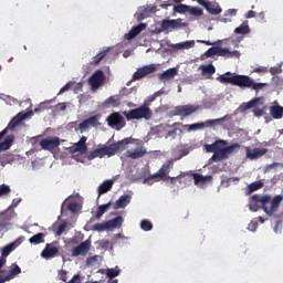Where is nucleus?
<instances>
[{
	"instance_id": "nucleus-45",
	"label": "nucleus",
	"mask_w": 283,
	"mask_h": 283,
	"mask_svg": "<svg viewBox=\"0 0 283 283\" xmlns=\"http://www.w3.org/2000/svg\"><path fill=\"white\" fill-rule=\"evenodd\" d=\"M107 230H109V226L107 224V221L103 223H95L93 226V231H98L99 233H103V231H107Z\"/></svg>"
},
{
	"instance_id": "nucleus-15",
	"label": "nucleus",
	"mask_w": 283,
	"mask_h": 283,
	"mask_svg": "<svg viewBox=\"0 0 283 283\" xmlns=\"http://www.w3.org/2000/svg\"><path fill=\"white\" fill-rule=\"evenodd\" d=\"M41 255L44 258V260L56 258L59 255V247H56V242L46 243L45 248L41 252Z\"/></svg>"
},
{
	"instance_id": "nucleus-17",
	"label": "nucleus",
	"mask_w": 283,
	"mask_h": 283,
	"mask_svg": "<svg viewBox=\"0 0 283 283\" xmlns=\"http://www.w3.org/2000/svg\"><path fill=\"white\" fill-rule=\"evenodd\" d=\"M269 150L266 148H247V158L250 160H255L258 158H262L264 154H266Z\"/></svg>"
},
{
	"instance_id": "nucleus-47",
	"label": "nucleus",
	"mask_w": 283,
	"mask_h": 283,
	"mask_svg": "<svg viewBox=\"0 0 283 283\" xmlns=\"http://www.w3.org/2000/svg\"><path fill=\"white\" fill-rule=\"evenodd\" d=\"M12 192V189H10V186L2 184L0 185V198H3V196H10Z\"/></svg>"
},
{
	"instance_id": "nucleus-2",
	"label": "nucleus",
	"mask_w": 283,
	"mask_h": 283,
	"mask_svg": "<svg viewBox=\"0 0 283 283\" xmlns=\"http://www.w3.org/2000/svg\"><path fill=\"white\" fill-rule=\"evenodd\" d=\"M129 143H132V138L127 137L115 144H111L109 146L97 148L90 153L88 160H94V158H105V156H108V157L116 156V154L125 149V147H127Z\"/></svg>"
},
{
	"instance_id": "nucleus-21",
	"label": "nucleus",
	"mask_w": 283,
	"mask_h": 283,
	"mask_svg": "<svg viewBox=\"0 0 283 283\" xmlns=\"http://www.w3.org/2000/svg\"><path fill=\"white\" fill-rule=\"evenodd\" d=\"M132 202V196L123 195L118 198V200L113 205V209L116 211L118 209H125L127 205Z\"/></svg>"
},
{
	"instance_id": "nucleus-24",
	"label": "nucleus",
	"mask_w": 283,
	"mask_h": 283,
	"mask_svg": "<svg viewBox=\"0 0 283 283\" xmlns=\"http://www.w3.org/2000/svg\"><path fill=\"white\" fill-rule=\"evenodd\" d=\"M178 75V69L172 67L164 71L161 74H159V81H171L175 76Z\"/></svg>"
},
{
	"instance_id": "nucleus-23",
	"label": "nucleus",
	"mask_w": 283,
	"mask_h": 283,
	"mask_svg": "<svg viewBox=\"0 0 283 283\" xmlns=\"http://www.w3.org/2000/svg\"><path fill=\"white\" fill-rule=\"evenodd\" d=\"M222 145H227L224 140H216L213 144H206L205 149L208 154H214L222 147Z\"/></svg>"
},
{
	"instance_id": "nucleus-53",
	"label": "nucleus",
	"mask_w": 283,
	"mask_h": 283,
	"mask_svg": "<svg viewBox=\"0 0 283 283\" xmlns=\"http://www.w3.org/2000/svg\"><path fill=\"white\" fill-rule=\"evenodd\" d=\"M190 14H193V17H202V9L198 7H192L189 9Z\"/></svg>"
},
{
	"instance_id": "nucleus-64",
	"label": "nucleus",
	"mask_w": 283,
	"mask_h": 283,
	"mask_svg": "<svg viewBox=\"0 0 283 283\" xmlns=\"http://www.w3.org/2000/svg\"><path fill=\"white\" fill-rule=\"evenodd\" d=\"M235 14H237L235 9H230V10H228V11L226 12V17H227V15H228V17H235Z\"/></svg>"
},
{
	"instance_id": "nucleus-58",
	"label": "nucleus",
	"mask_w": 283,
	"mask_h": 283,
	"mask_svg": "<svg viewBox=\"0 0 283 283\" xmlns=\"http://www.w3.org/2000/svg\"><path fill=\"white\" fill-rule=\"evenodd\" d=\"M65 231V223H61L56 229V235H63V232Z\"/></svg>"
},
{
	"instance_id": "nucleus-63",
	"label": "nucleus",
	"mask_w": 283,
	"mask_h": 283,
	"mask_svg": "<svg viewBox=\"0 0 283 283\" xmlns=\"http://www.w3.org/2000/svg\"><path fill=\"white\" fill-rule=\"evenodd\" d=\"M189 10L188 6L181 4L177 7V12H187Z\"/></svg>"
},
{
	"instance_id": "nucleus-54",
	"label": "nucleus",
	"mask_w": 283,
	"mask_h": 283,
	"mask_svg": "<svg viewBox=\"0 0 283 283\" xmlns=\"http://www.w3.org/2000/svg\"><path fill=\"white\" fill-rule=\"evenodd\" d=\"M98 262V255L90 256L86 259V266H94Z\"/></svg>"
},
{
	"instance_id": "nucleus-14",
	"label": "nucleus",
	"mask_w": 283,
	"mask_h": 283,
	"mask_svg": "<svg viewBox=\"0 0 283 283\" xmlns=\"http://www.w3.org/2000/svg\"><path fill=\"white\" fill-rule=\"evenodd\" d=\"M92 248V241L88 239L83 241L81 244L74 247L71 251L73 258H78V255H85L90 253V249Z\"/></svg>"
},
{
	"instance_id": "nucleus-25",
	"label": "nucleus",
	"mask_w": 283,
	"mask_h": 283,
	"mask_svg": "<svg viewBox=\"0 0 283 283\" xmlns=\"http://www.w3.org/2000/svg\"><path fill=\"white\" fill-rule=\"evenodd\" d=\"M147 154V149L145 148H137L135 150H127L126 156L127 158H132V160H138V158H143Z\"/></svg>"
},
{
	"instance_id": "nucleus-5",
	"label": "nucleus",
	"mask_w": 283,
	"mask_h": 283,
	"mask_svg": "<svg viewBox=\"0 0 283 283\" xmlns=\"http://www.w3.org/2000/svg\"><path fill=\"white\" fill-rule=\"evenodd\" d=\"M235 149H240V144H232L230 146L219 148L213 153L211 160H213V163H222V160H227L229 155L233 154Z\"/></svg>"
},
{
	"instance_id": "nucleus-8",
	"label": "nucleus",
	"mask_w": 283,
	"mask_h": 283,
	"mask_svg": "<svg viewBox=\"0 0 283 283\" xmlns=\"http://www.w3.org/2000/svg\"><path fill=\"white\" fill-rule=\"evenodd\" d=\"M108 126L109 127H115L116 129H123V127H125L126 122H125V117H123V115H120V113H112L107 118H106Z\"/></svg>"
},
{
	"instance_id": "nucleus-50",
	"label": "nucleus",
	"mask_w": 283,
	"mask_h": 283,
	"mask_svg": "<svg viewBox=\"0 0 283 283\" xmlns=\"http://www.w3.org/2000/svg\"><path fill=\"white\" fill-rule=\"evenodd\" d=\"M90 128L87 122L84 119L82 123L78 124V128H75V132L80 130V134H84V132H87Z\"/></svg>"
},
{
	"instance_id": "nucleus-16",
	"label": "nucleus",
	"mask_w": 283,
	"mask_h": 283,
	"mask_svg": "<svg viewBox=\"0 0 283 283\" xmlns=\"http://www.w3.org/2000/svg\"><path fill=\"white\" fill-rule=\"evenodd\" d=\"M146 28L147 24L139 23L138 25L133 27L130 31L124 35V39H126V41H132V39H136L138 34L143 32V30H146Z\"/></svg>"
},
{
	"instance_id": "nucleus-48",
	"label": "nucleus",
	"mask_w": 283,
	"mask_h": 283,
	"mask_svg": "<svg viewBox=\"0 0 283 283\" xmlns=\"http://www.w3.org/2000/svg\"><path fill=\"white\" fill-rule=\"evenodd\" d=\"M140 229H143V231H151V229H154V224H151V221L149 220H142Z\"/></svg>"
},
{
	"instance_id": "nucleus-32",
	"label": "nucleus",
	"mask_w": 283,
	"mask_h": 283,
	"mask_svg": "<svg viewBox=\"0 0 283 283\" xmlns=\"http://www.w3.org/2000/svg\"><path fill=\"white\" fill-rule=\"evenodd\" d=\"M106 222L108 224V229H120V227H123V217L118 216Z\"/></svg>"
},
{
	"instance_id": "nucleus-60",
	"label": "nucleus",
	"mask_w": 283,
	"mask_h": 283,
	"mask_svg": "<svg viewBox=\"0 0 283 283\" xmlns=\"http://www.w3.org/2000/svg\"><path fill=\"white\" fill-rule=\"evenodd\" d=\"M264 109H266V107H264V108H255L254 109V115L255 116H264Z\"/></svg>"
},
{
	"instance_id": "nucleus-57",
	"label": "nucleus",
	"mask_w": 283,
	"mask_h": 283,
	"mask_svg": "<svg viewBox=\"0 0 283 283\" xmlns=\"http://www.w3.org/2000/svg\"><path fill=\"white\" fill-rule=\"evenodd\" d=\"M67 209H69V211H72L74 213L78 209V203L71 202V203H69Z\"/></svg>"
},
{
	"instance_id": "nucleus-34",
	"label": "nucleus",
	"mask_w": 283,
	"mask_h": 283,
	"mask_svg": "<svg viewBox=\"0 0 283 283\" xmlns=\"http://www.w3.org/2000/svg\"><path fill=\"white\" fill-rule=\"evenodd\" d=\"M104 105H106V107H118V105H120V97H118V95H114V96H109L108 98L105 99Z\"/></svg>"
},
{
	"instance_id": "nucleus-31",
	"label": "nucleus",
	"mask_w": 283,
	"mask_h": 283,
	"mask_svg": "<svg viewBox=\"0 0 283 283\" xmlns=\"http://www.w3.org/2000/svg\"><path fill=\"white\" fill-rule=\"evenodd\" d=\"M112 187H114L113 180H105L102 185L98 187V193L99 196H103V193H107V191H112Z\"/></svg>"
},
{
	"instance_id": "nucleus-10",
	"label": "nucleus",
	"mask_w": 283,
	"mask_h": 283,
	"mask_svg": "<svg viewBox=\"0 0 283 283\" xmlns=\"http://www.w3.org/2000/svg\"><path fill=\"white\" fill-rule=\"evenodd\" d=\"M105 83V73L101 70L94 72L93 76L88 78V84L92 90H98Z\"/></svg>"
},
{
	"instance_id": "nucleus-29",
	"label": "nucleus",
	"mask_w": 283,
	"mask_h": 283,
	"mask_svg": "<svg viewBox=\"0 0 283 283\" xmlns=\"http://www.w3.org/2000/svg\"><path fill=\"white\" fill-rule=\"evenodd\" d=\"M196 45V41H185L177 44H171L170 48H174L175 50H190V48H193Z\"/></svg>"
},
{
	"instance_id": "nucleus-1",
	"label": "nucleus",
	"mask_w": 283,
	"mask_h": 283,
	"mask_svg": "<svg viewBox=\"0 0 283 283\" xmlns=\"http://www.w3.org/2000/svg\"><path fill=\"white\" fill-rule=\"evenodd\" d=\"M218 81L223 85H234L235 87H241V90H245L248 87L254 90V92H260V90H264L268 85L266 83H255V81L248 75L231 76V72L220 75Z\"/></svg>"
},
{
	"instance_id": "nucleus-12",
	"label": "nucleus",
	"mask_w": 283,
	"mask_h": 283,
	"mask_svg": "<svg viewBox=\"0 0 283 283\" xmlns=\"http://www.w3.org/2000/svg\"><path fill=\"white\" fill-rule=\"evenodd\" d=\"M157 67L156 64L146 65L137 69V71L133 75V81H140V78H145L148 74H154Z\"/></svg>"
},
{
	"instance_id": "nucleus-59",
	"label": "nucleus",
	"mask_w": 283,
	"mask_h": 283,
	"mask_svg": "<svg viewBox=\"0 0 283 283\" xmlns=\"http://www.w3.org/2000/svg\"><path fill=\"white\" fill-rule=\"evenodd\" d=\"M255 229H258V223L255 221H251L249 224H248V230L249 231H255Z\"/></svg>"
},
{
	"instance_id": "nucleus-6",
	"label": "nucleus",
	"mask_w": 283,
	"mask_h": 283,
	"mask_svg": "<svg viewBox=\"0 0 283 283\" xmlns=\"http://www.w3.org/2000/svg\"><path fill=\"white\" fill-rule=\"evenodd\" d=\"M198 109H200V105H179L175 107L174 116H182L184 118H186L187 116H191V114H196Z\"/></svg>"
},
{
	"instance_id": "nucleus-28",
	"label": "nucleus",
	"mask_w": 283,
	"mask_h": 283,
	"mask_svg": "<svg viewBox=\"0 0 283 283\" xmlns=\"http://www.w3.org/2000/svg\"><path fill=\"white\" fill-rule=\"evenodd\" d=\"M14 143V135H8L2 143H0V151H7V149H10L12 147V144Z\"/></svg>"
},
{
	"instance_id": "nucleus-40",
	"label": "nucleus",
	"mask_w": 283,
	"mask_h": 283,
	"mask_svg": "<svg viewBox=\"0 0 283 283\" xmlns=\"http://www.w3.org/2000/svg\"><path fill=\"white\" fill-rule=\"evenodd\" d=\"M256 197V199H254ZM259 198H262L260 195L252 196V202L250 203V211H260L262 209V203L259 200Z\"/></svg>"
},
{
	"instance_id": "nucleus-52",
	"label": "nucleus",
	"mask_w": 283,
	"mask_h": 283,
	"mask_svg": "<svg viewBox=\"0 0 283 283\" xmlns=\"http://www.w3.org/2000/svg\"><path fill=\"white\" fill-rule=\"evenodd\" d=\"M254 74H269V67L266 66H256L252 70Z\"/></svg>"
},
{
	"instance_id": "nucleus-26",
	"label": "nucleus",
	"mask_w": 283,
	"mask_h": 283,
	"mask_svg": "<svg viewBox=\"0 0 283 283\" xmlns=\"http://www.w3.org/2000/svg\"><path fill=\"white\" fill-rule=\"evenodd\" d=\"M112 48H106L102 51H99L94 57L93 61L91 62V65H99L101 61H103V59H105V56H107V54H109Z\"/></svg>"
},
{
	"instance_id": "nucleus-3",
	"label": "nucleus",
	"mask_w": 283,
	"mask_h": 283,
	"mask_svg": "<svg viewBox=\"0 0 283 283\" xmlns=\"http://www.w3.org/2000/svg\"><path fill=\"white\" fill-rule=\"evenodd\" d=\"M258 198H259V200H256V201L261 203L263 211L268 216H273L275 213V211H277V209H280V205L283 200L282 195H277L273 199L269 195H265L262 197H254V199H258Z\"/></svg>"
},
{
	"instance_id": "nucleus-49",
	"label": "nucleus",
	"mask_w": 283,
	"mask_h": 283,
	"mask_svg": "<svg viewBox=\"0 0 283 283\" xmlns=\"http://www.w3.org/2000/svg\"><path fill=\"white\" fill-rule=\"evenodd\" d=\"M106 275L109 280H114V277H118V275H120V270L107 269Z\"/></svg>"
},
{
	"instance_id": "nucleus-19",
	"label": "nucleus",
	"mask_w": 283,
	"mask_h": 283,
	"mask_svg": "<svg viewBox=\"0 0 283 283\" xmlns=\"http://www.w3.org/2000/svg\"><path fill=\"white\" fill-rule=\"evenodd\" d=\"M0 251H1L0 266L3 269V265L8 260V255H10L12 251H14V243L4 245L3 248L0 249Z\"/></svg>"
},
{
	"instance_id": "nucleus-37",
	"label": "nucleus",
	"mask_w": 283,
	"mask_h": 283,
	"mask_svg": "<svg viewBox=\"0 0 283 283\" xmlns=\"http://www.w3.org/2000/svg\"><path fill=\"white\" fill-rule=\"evenodd\" d=\"M30 244H43L45 242V234L39 232L29 239Z\"/></svg>"
},
{
	"instance_id": "nucleus-46",
	"label": "nucleus",
	"mask_w": 283,
	"mask_h": 283,
	"mask_svg": "<svg viewBox=\"0 0 283 283\" xmlns=\"http://www.w3.org/2000/svg\"><path fill=\"white\" fill-rule=\"evenodd\" d=\"M240 178L238 177H230V178H224L221 180V187H231V182H239Z\"/></svg>"
},
{
	"instance_id": "nucleus-18",
	"label": "nucleus",
	"mask_w": 283,
	"mask_h": 283,
	"mask_svg": "<svg viewBox=\"0 0 283 283\" xmlns=\"http://www.w3.org/2000/svg\"><path fill=\"white\" fill-rule=\"evenodd\" d=\"M23 120H25V115L19 113L17 116H14L8 124V126L4 128L9 132H14V129L21 125V123H23Z\"/></svg>"
},
{
	"instance_id": "nucleus-35",
	"label": "nucleus",
	"mask_w": 283,
	"mask_h": 283,
	"mask_svg": "<svg viewBox=\"0 0 283 283\" xmlns=\"http://www.w3.org/2000/svg\"><path fill=\"white\" fill-rule=\"evenodd\" d=\"M109 207H112V202L99 206L95 213V220H101V218H103V214L107 213Z\"/></svg>"
},
{
	"instance_id": "nucleus-13",
	"label": "nucleus",
	"mask_w": 283,
	"mask_h": 283,
	"mask_svg": "<svg viewBox=\"0 0 283 283\" xmlns=\"http://www.w3.org/2000/svg\"><path fill=\"white\" fill-rule=\"evenodd\" d=\"M224 118H218V119H208L205 123H196L189 125L188 130L189 132H197V129H205V127H216V125H220Z\"/></svg>"
},
{
	"instance_id": "nucleus-56",
	"label": "nucleus",
	"mask_w": 283,
	"mask_h": 283,
	"mask_svg": "<svg viewBox=\"0 0 283 283\" xmlns=\"http://www.w3.org/2000/svg\"><path fill=\"white\" fill-rule=\"evenodd\" d=\"M74 85V83L69 82L66 83L59 92V94H65V92H70V88Z\"/></svg>"
},
{
	"instance_id": "nucleus-4",
	"label": "nucleus",
	"mask_w": 283,
	"mask_h": 283,
	"mask_svg": "<svg viewBox=\"0 0 283 283\" xmlns=\"http://www.w3.org/2000/svg\"><path fill=\"white\" fill-rule=\"evenodd\" d=\"M125 116L127 120H140L143 118L144 120H151L154 112L149 108V104L144 103L142 106L125 113Z\"/></svg>"
},
{
	"instance_id": "nucleus-38",
	"label": "nucleus",
	"mask_w": 283,
	"mask_h": 283,
	"mask_svg": "<svg viewBox=\"0 0 283 283\" xmlns=\"http://www.w3.org/2000/svg\"><path fill=\"white\" fill-rule=\"evenodd\" d=\"M199 69H201V72L203 76H213L216 74V66L213 64H208V65H200Z\"/></svg>"
},
{
	"instance_id": "nucleus-22",
	"label": "nucleus",
	"mask_w": 283,
	"mask_h": 283,
	"mask_svg": "<svg viewBox=\"0 0 283 283\" xmlns=\"http://www.w3.org/2000/svg\"><path fill=\"white\" fill-rule=\"evenodd\" d=\"M19 273H21V268H19L17 265V263H13L11 265V270L9 271V274L4 277L0 276V283L9 282V280H12V279L17 277V275H19Z\"/></svg>"
},
{
	"instance_id": "nucleus-9",
	"label": "nucleus",
	"mask_w": 283,
	"mask_h": 283,
	"mask_svg": "<svg viewBox=\"0 0 283 283\" xmlns=\"http://www.w3.org/2000/svg\"><path fill=\"white\" fill-rule=\"evenodd\" d=\"M180 28H187V23H184L182 20H163L160 32H165L167 30H180Z\"/></svg>"
},
{
	"instance_id": "nucleus-41",
	"label": "nucleus",
	"mask_w": 283,
	"mask_h": 283,
	"mask_svg": "<svg viewBox=\"0 0 283 283\" xmlns=\"http://www.w3.org/2000/svg\"><path fill=\"white\" fill-rule=\"evenodd\" d=\"M84 120L86 122L90 128L98 127L99 125L98 120H101V115H93Z\"/></svg>"
},
{
	"instance_id": "nucleus-7",
	"label": "nucleus",
	"mask_w": 283,
	"mask_h": 283,
	"mask_svg": "<svg viewBox=\"0 0 283 283\" xmlns=\"http://www.w3.org/2000/svg\"><path fill=\"white\" fill-rule=\"evenodd\" d=\"M172 167H174V160H167L156 174L146 178L144 180V182H148V180H154L156 178H160V180H163L164 178H167V176H169V171H171Z\"/></svg>"
},
{
	"instance_id": "nucleus-36",
	"label": "nucleus",
	"mask_w": 283,
	"mask_h": 283,
	"mask_svg": "<svg viewBox=\"0 0 283 283\" xmlns=\"http://www.w3.org/2000/svg\"><path fill=\"white\" fill-rule=\"evenodd\" d=\"M270 114L272 118L280 119L283 116V107L273 105L270 107Z\"/></svg>"
},
{
	"instance_id": "nucleus-51",
	"label": "nucleus",
	"mask_w": 283,
	"mask_h": 283,
	"mask_svg": "<svg viewBox=\"0 0 283 283\" xmlns=\"http://www.w3.org/2000/svg\"><path fill=\"white\" fill-rule=\"evenodd\" d=\"M218 56V46H212L205 52V56L211 59V56Z\"/></svg>"
},
{
	"instance_id": "nucleus-27",
	"label": "nucleus",
	"mask_w": 283,
	"mask_h": 283,
	"mask_svg": "<svg viewBox=\"0 0 283 283\" xmlns=\"http://www.w3.org/2000/svg\"><path fill=\"white\" fill-rule=\"evenodd\" d=\"M112 48H106L102 51H99L94 57L93 61L91 62V65H99L101 61H103V59H105V56H107V54H109Z\"/></svg>"
},
{
	"instance_id": "nucleus-33",
	"label": "nucleus",
	"mask_w": 283,
	"mask_h": 283,
	"mask_svg": "<svg viewBox=\"0 0 283 283\" xmlns=\"http://www.w3.org/2000/svg\"><path fill=\"white\" fill-rule=\"evenodd\" d=\"M256 105H264V97H255L243 106V109H253Z\"/></svg>"
},
{
	"instance_id": "nucleus-30",
	"label": "nucleus",
	"mask_w": 283,
	"mask_h": 283,
	"mask_svg": "<svg viewBox=\"0 0 283 283\" xmlns=\"http://www.w3.org/2000/svg\"><path fill=\"white\" fill-rule=\"evenodd\" d=\"M87 137L82 136L81 139L75 144V150L80 154H85L87 151Z\"/></svg>"
},
{
	"instance_id": "nucleus-43",
	"label": "nucleus",
	"mask_w": 283,
	"mask_h": 283,
	"mask_svg": "<svg viewBox=\"0 0 283 283\" xmlns=\"http://www.w3.org/2000/svg\"><path fill=\"white\" fill-rule=\"evenodd\" d=\"M206 10L207 12H209V14H220V12H222V9L211 2H208V4L206 6Z\"/></svg>"
},
{
	"instance_id": "nucleus-42",
	"label": "nucleus",
	"mask_w": 283,
	"mask_h": 283,
	"mask_svg": "<svg viewBox=\"0 0 283 283\" xmlns=\"http://www.w3.org/2000/svg\"><path fill=\"white\" fill-rule=\"evenodd\" d=\"M211 176H202L200 174H195L193 175V180H195V185H202L209 180H211Z\"/></svg>"
},
{
	"instance_id": "nucleus-11",
	"label": "nucleus",
	"mask_w": 283,
	"mask_h": 283,
	"mask_svg": "<svg viewBox=\"0 0 283 283\" xmlns=\"http://www.w3.org/2000/svg\"><path fill=\"white\" fill-rule=\"evenodd\" d=\"M60 145H61V138L59 137H48V138H43L40 142V147H42V149H44L45 151H52L56 149V147H59Z\"/></svg>"
},
{
	"instance_id": "nucleus-62",
	"label": "nucleus",
	"mask_w": 283,
	"mask_h": 283,
	"mask_svg": "<svg viewBox=\"0 0 283 283\" xmlns=\"http://www.w3.org/2000/svg\"><path fill=\"white\" fill-rule=\"evenodd\" d=\"M99 247H102V249H108L109 248V240H102L99 243Z\"/></svg>"
},
{
	"instance_id": "nucleus-20",
	"label": "nucleus",
	"mask_w": 283,
	"mask_h": 283,
	"mask_svg": "<svg viewBox=\"0 0 283 283\" xmlns=\"http://www.w3.org/2000/svg\"><path fill=\"white\" fill-rule=\"evenodd\" d=\"M217 56H226V59H240V51H230L227 48L218 46Z\"/></svg>"
},
{
	"instance_id": "nucleus-44",
	"label": "nucleus",
	"mask_w": 283,
	"mask_h": 283,
	"mask_svg": "<svg viewBox=\"0 0 283 283\" xmlns=\"http://www.w3.org/2000/svg\"><path fill=\"white\" fill-rule=\"evenodd\" d=\"M264 184L262 181H254L248 186L249 193H253V191H258V189H262Z\"/></svg>"
},
{
	"instance_id": "nucleus-55",
	"label": "nucleus",
	"mask_w": 283,
	"mask_h": 283,
	"mask_svg": "<svg viewBox=\"0 0 283 283\" xmlns=\"http://www.w3.org/2000/svg\"><path fill=\"white\" fill-rule=\"evenodd\" d=\"M185 156H189V148L181 149L175 160H180V158H185Z\"/></svg>"
},
{
	"instance_id": "nucleus-61",
	"label": "nucleus",
	"mask_w": 283,
	"mask_h": 283,
	"mask_svg": "<svg viewBox=\"0 0 283 283\" xmlns=\"http://www.w3.org/2000/svg\"><path fill=\"white\" fill-rule=\"evenodd\" d=\"M67 283H81V275H74Z\"/></svg>"
},
{
	"instance_id": "nucleus-39",
	"label": "nucleus",
	"mask_w": 283,
	"mask_h": 283,
	"mask_svg": "<svg viewBox=\"0 0 283 283\" xmlns=\"http://www.w3.org/2000/svg\"><path fill=\"white\" fill-rule=\"evenodd\" d=\"M251 29L249 28V21L242 22V24L234 29V34H249Z\"/></svg>"
}]
</instances>
